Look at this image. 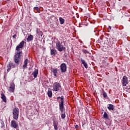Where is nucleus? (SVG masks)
<instances>
[{
	"label": "nucleus",
	"instance_id": "obj_23",
	"mask_svg": "<svg viewBox=\"0 0 130 130\" xmlns=\"http://www.w3.org/2000/svg\"><path fill=\"white\" fill-rule=\"evenodd\" d=\"M61 117L62 119H64L66 118V113H61Z\"/></svg>",
	"mask_w": 130,
	"mask_h": 130
},
{
	"label": "nucleus",
	"instance_id": "obj_31",
	"mask_svg": "<svg viewBox=\"0 0 130 130\" xmlns=\"http://www.w3.org/2000/svg\"><path fill=\"white\" fill-rule=\"evenodd\" d=\"M106 58H108V57H106Z\"/></svg>",
	"mask_w": 130,
	"mask_h": 130
},
{
	"label": "nucleus",
	"instance_id": "obj_3",
	"mask_svg": "<svg viewBox=\"0 0 130 130\" xmlns=\"http://www.w3.org/2000/svg\"><path fill=\"white\" fill-rule=\"evenodd\" d=\"M56 48L57 49L58 51L61 52L63 50H66V47L62 45V42H61L59 41H57L56 43Z\"/></svg>",
	"mask_w": 130,
	"mask_h": 130
},
{
	"label": "nucleus",
	"instance_id": "obj_4",
	"mask_svg": "<svg viewBox=\"0 0 130 130\" xmlns=\"http://www.w3.org/2000/svg\"><path fill=\"white\" fill-rule=\"evenodd\" d=\"M13 118L17 120L19 118V109L15 108L13 111Z\"/></svg>",
	"mask_w": 130,
	"mask_h": 130
},
{
	"label": "nucleus",
	"instance_id": "obj_14",
	"mask_svg": "<svg viewBox=\"0 0 130 130\" xmlns=\"http://www.w3.org/2000/svg\"><path fill=\"white\" fill-rule=\"evenodd\" d=\"M47 94L49 98H51V97H52V91H51V89L50 88L48 89Z\"/></svg>",
	"mask_w": 130,
	"mask_h": 130
},
{
	"label": "nucleus",
	"instance_id": "obj_32",
	"mask_svg": "<svg viewBox=\"0 0 130 130\" xmlns=\"http://www.w3.org/2000/svg\"><path fill=\"white\" fill-rule=\"evenodd\" d=\"M107 35H108H108H109V34H108Z\"/></svg>",
	"mask_w": 130,
	"mask_h": 130
},
{
	"label": "nucleus",
	"instance_id": "obj_13",
	"mask_svg": "<svg viewBox=\"0 0 130 130\" xmlns=\"http://www.w3.org/2000/svg\"><path fill=\"white\" fill-rule=\"evenodd\" d=\"M24 65L22 67L23 70L26 69L27 68V65L28 64V59H26L24 61Z\"/></svg>",
	"mask_w": 130,
	"mask_h": 130
},
{
	"label": "nucleus",
	"instance_id": "obj_25",
	"mask_svg": "<svg viewBox=\"0 0 130 130\" xmlns=\"http://www.w3.org/2000/svg\"><path fill=\"white\" fill-rule=\"evenodd\" d=\"M123 82H127V77L126 76H124L122 78Z\"/></svg>",
	"mask_w": 130,
	"mask_h": 130
},
{
	"label": "nucleus",
	"instance_id": "obj_18",
	"mask_svg": "<svg viewBox=\"0 0 130 130\" xmlns=\"http://www.w3.org/2000/svg\"><path fill=\"white\" fill-rule=\"evenodd\" d=\"M59 21L60 25H63V24H64V19L62 18V17L59 18Z\"/></svg>",
	"mask_w": 130,
	"mask_h": 130
},
{
	"label": "nucleus",
	"instance_id": "obj_5",
	"mask_svg": "<svg viewBox=\"0 0 130 130\" xmlns=\"http://www.w3.org/2000/svg\"><path fill=\"white\" fill-rule=\"evenodd\" d=\"M53 89L55 92H58L61 89V86H60L59 83L55 82L53 85Z\"/></svg>",
	"mask_w": 130,
	"mask_h": 130
},
{
	"label": "nucleus",
	"instance_id": "obj_21",
	"mask_svg": "<svg viewBox=\"0 0 130 130\" xmlns=\"http://www.w3.org/2000/svg\"><path fill=\"white\" fill-rule=\"evenodd\" d=\"M122 85L124 87H127V88L128 87V82H123L122 83Z\"/></svg>",
	"mask_w": 130,
	"mask_h": 130
},
{
	"label": "nucleus",
	"instance_id": "obj_28",
	"mask_svg": "<svg viewBox=\"0 0 130 130\" xmlns=\"http://www.w3.org/2000/svg\"><path fill=\"white\" fill-rule=\"evenodd\" d=\"M75 128H79V126L78 125H76L75 126Z\"/></svg>",
	"mask_w": 130,
	"mask_h": 130
},
{
	"label": "nucleus",
	"instance_id": "obj_6",
	"mask_svg": "<svg viewBox=\"0 0 130 130\" xmlns=\"http://www.w3.org/2000/svg\"><path fill=\"white\" fill-rule=\"evenodd\" d=\"M15 67H16V64L11 62H9L7 66V72H10L11 69H15Z\"/></svg>",
	"mask_w": 130,
	"mask_h": 130
},
{
	"label": "nucleus",
	"instance_id": "obj_20",
	"mask_svg": "<svg viewBox=\"0 0 130 130\" xmlns=\"http://www.w3.org/2000/svg\"><path fill=\"white\" fill-rule=\"evenodd\" d=\"M53 126L54 127L55 130H58V128H57V122L55 121H53Z\"/></svg>",
	"mask_w": 130,
	"mask_h": 130
},
{
	"label": "nucleus",
	"instance_id": "obj_11",
	"mask_svg": "<svg viewBox=\"0 0 130 130\" xmlns=\"http://www.w3.org/2000/svg\"><path fill=\"white\" fill-rule=\"evenodd\" d=\"M81 63H82V64H83V66L85 68V69H88V64L87 63V62H86L85 60L83 59V58H81Z\"/></svg>",
	"mask_w": 130,
	"mask_h": 130
},
{
	"label": "nucleus",
	"instance_id": "obj_19",
	"mask_svg": "<svg viewBox=\"0 0 130 130\" xmlns=\"http://www.w3.org/2000/svg\"><path fill=\"white\" fill-rule=\"evenodd\" d=\"M108 109H109V110H113L114 109V106L112 104H109Z\"/></svg>",
	"mask_w": 130,
	"mask_h": 130
},
{
	"label": "nucleus",
	"instance_id": "obj_12",
	"mask_svg": "<svg viewBox=\"0 0 130 130\" xmlns=\"http://www.w3.org/2000/svg\"><path fill=\"white\" fill-rule=\"evenodd\" d=\"M52 73L53 74V75L54 76V77H57V72L58 71V69H57V68H54L52 69Z\"/></svg>",
	"mask_w": 130,
	"mask_h": 130
},
{
	"label": "nucleus",
	"instance_id": "obj_22",
	"mask_svg": "<svg viewBox=\"0 0 130 130\" xmlns=\"http://www.w3.org/2000/svg\"><path fill=\"white\" fill-rule=\"evenodd\" d=\"M103 116L104 118H106V119H108V114H107L106 112H104Z\"/></svg>",
	"mask_w": 130,
	"mask_h": 130
},
{
	"label": "nucleus",
	"instance_id": "obj_17",
	"mask_svg": "<svg viewBox=\"0 0 130 130\" xmlns=\"http://www.w3.org/2000/svg\"><path fill=\"white\" fill-rule=\"evenodd\" d=\"M33 36H32V35H30L28 36V38L26 39V40L28 42H30V41H32V40H33Z\"/></svg>",
	"mask_w": 130,
	"mask_h": 130
},
{
	"label": "nucleus",
	"instance_id": "obj_1",
	"mask_svg": "<svg viewBox=\"0 0 130 130\" xmlns=\"http://www.w3.org/2000/svg\"><path fill=\"white\" fill-rule=\"evenodd\" d=\"M24 44H25V41H22L15 48V50L17 51L15 53V55H14V61L17 66H19L20 62H21V57L22 56L23 52L20 50L24 47Z\"/></svg>",
	"mask_w": 130,
	"mask_h": 130
},
{
	"label": "nucleus",
	"instance_id": "obj_26",
	"mask_svg": "<svg viewBox=\"0 0 130 130\" xmlns=\"http://www.w3.org/2000/svg\"><path fill=\"white\" fill-rule=\"evenodd\" d=\"M34 10H37V11H38V13H40V10L39 9V7H34Z\"/></svg>",
	"mask_w": 130,
	"mask_h": 130
},
{
	"label": "nucleus",
	"instance_id": "obj_15",
	"mask_svg": "<svg viewBox=\"0 0 130 130\" xmlns=\"http://www.w3.org/2000/svg\"><path fill=\"white\" fill-rule=\"evenodd\" d=\"M32 75L34 77V78H37V75H38V70L35 69L34 72L32 73Z\"/></svg>",
	"mask_w": 130,
	"mask_h": 130
},
{
	"label": "nucleus",
	"instance_id": "obj_33",
	"mask_svg": "<svg viewBox=\"0 0 130 130\" xmlns=\"http://www.w3.org/2000/svg\"><path fill=\"white\" fill-rule=\"evenodd\" d=\"M7 1H9V0H7Z\"/></svg>",
	"mask_w": 130,
	"mask_h": 130
},
{
	"label": "nucleus",
	"instance_id": "obj_9",
	"mask_svg": "<svg viewBox=\"0 0 130 130\" xmlns=\"http://www.w3.org/2000/svg\"><path fill=\"white\" fill-rule=\"evenodd\" d=\"M11 126L13 128H17L18 127V123L15 120H12L11 121Z\"/></svg>",
	"mask_w": 130,
	"mask_h": 130
},
{
	"label": "nucleus",
	"instance_id": "obj_16",
	"mask_svg": "<svg viewBox=\"0 0 130 130\" xmlns=\"http://www.w3.org/2000/svg\"><path fill=\"white\" fill-rule=\"evenodd\" d=\"M1 98L3 100L4 102H7V98H6V95H4V93H1Z\"/></svg>",
	"mask_w": 130,
	"mask_h": 130
},
{
	"label": "nucleus",
	"instance_id": "obj_10",
	"mask_svg": "<svg viewBox=\"0 0 130 130\" xmlns=\"http://www.w3.org/2000/svg\"><path fill=\"white\" fill-rule=\"evenodd\" d=\"M57 53V50H56L55 49L51 48L50 49L51 55H53V56H55Z\"/></svg>",
	"mask_w": 130,
	"mask_h": 130
},
{
	"label": "nucleus",
	"instance_id": "obj_8",
	"mask_svg": "<svg viewBox=\"0 0 130 130\" xmlns=\"http://www.w3.org/2000/svg\"><path fill=\"white\" fill-rule=\"evenodd\" d=\"M8 90L9 92H12V93H14L15 92V83H11Z\"/></svg>",
	"mask_w": 130,
	"mask_h": 130
},
{
	"label": "nucleus",
	"instance_id": "obj_2",
	"mask_svg": "<svg viewBox=\"0 0 130 130\" xmlns=\"http://www.w3.org/2000/svg\"><path fill=\"white\" fill-rule=\"evenodd\" d=\"M60 99V103L59 104V109L61 113H63L64 111V106H63V96L57 98V100Z\"/></svg>",
	"mask_w": 130,
	"mask_h": 130
},
{
	"label": "nucleus",
	"instance_id": "obj_29",
	"mask_svg": "<svg viewBox=\"0 0 130 130\" xmlns=\"http://www.w3.org/2000/svg\"><path fill=\"white\" fill-rule=\"evenodd\" d=\"M13 38H16V35H14V36H13Z\"/></svg>",
	"mask_w": 130,
	"mask_h": 130
},
{
	"label": "nucleus",
	"instance_id": "obj_7",
	"mask_svg": "<svg viewBox=\"0 0 130 130\" xmlns=\"http://www.w3.org/2000/svg\"><path fill=\"white\" fill-rule=\"evenodd\" d=\"M60 70L61 73H66L67 72V64L65 63H62L60 66Z\"/></svg>",
	"mask_w": 130,
	"mask_h": 130
},
{
	"label": "nucleus",
	"instance_id": "obj_24",
	"mask_svg": "<svg viewBox=\"0 0 130 130\" xmlns=\"http://www.w3.org/2000/svg\"><path fill=\"white\" fill-rule=\"evenodd\" d=\"M82 52H83V53H84V54H87L89 53V51H88V50H87L86 49H82Z\"/></svg>",
	"mask_w": 130,
	"mask_h": 130
},
{
	"label": "nucleus",
	"instance_id": "obj_30",
	"mask_svg": "<svg viewBox=\"0 0 130 130\" xmlns=\"http://www.w3.org/2000/svg\"><path fill=\"white\" fill-rule=\"evenodd\" d=\"M108 29H109L110 30L111 29V26H109Z\"/></svg>",
	"mask_w": 130,
	"mask_h": 130
},
{
	"label": "nucleus",
	"instance_id": "obj_27",
	"mask_svg": "<svg viewBox=\"0 0 130 130\" xmlns=\"http://www.w3.org/2000/svg\"><path fill=\"white\" fill-rule=\"evenodd\" d=\"M103 95L104 98H106V97H107V93H106L105 92H103Z\"/></svg>",
	"mask_w": 130,
	"mask_h": 130
}]
</instances>
